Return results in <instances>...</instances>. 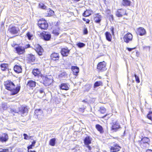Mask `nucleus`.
<instances>
[{"instance_id":"58","label":"nucleus","mask_w":152,"mask_h":152,"mask_svg":"<svg viewBox=\"0 0 152 152\" xmlns=\"http://www.w3.org/2000/svg\"><path fill=\"white\" fill-rule=\"evenodd\" d=\"M40 110H40V109H39V110H35V113H36L38 111H40Z\"/></svg>"},{"instance_id":"62","label":"nucleus","mask_w":152,"mask_h":152,"mask_svg":"<svg viewBox=\"0 0 152 152\" xmlns=\"http://www.w3.org/2000/svg\"><path fill=\"white\" fill-rule=\"evenodd\" d=\"M75 1H80V0H75Z\"/></svg>"},{"instance_id":"2","label":"nucleus","mask_w":152,"mask_h":152,"mask_svg":"<svg viewBox=\"0 0 152 152\" xmlns=\"http://www.w3.org/2000/svg\"><path fill=\"white\" fill-rule=\"evenodd\" d=\"M11 112L18 113L23 115H26L28 113V109L27 107L21 106L19 108V111H16L14 110H11Z\"/></svg>"},{"instance_id":"20","label":"nucleus","mask_w":152,"mask_h":152,"mask_svg":"<svg viewBox=\"0 0 152 152\" xmlns=\"http://www.w3.org/2000/svg\"><path fill=\"white\" fill-rule=\"evenodd\" d=\"M36 83L35 81L31 80L28 81L27 86L30 88H33L35 86Z\"/></svg>"},{"instance_id":"46","label":"nucleus","mask_w":152,"mask_h":152,"mask_svg":"<svg viewBox=\"0 0 152 152\" xmlns=\"http://www.w3.org/2000/svg\"><path fill=\"white\" fill-rule=\"evenodd\" d=\"M132 39H124V41L126 43H128L129 41L132 40Z\"/></svg>"},{"instance_id":"48","label":"nucleus","mask_w":152,"mask_h":152,"mask_svg":"<svg viewBox=\"0 0 152 152\" xmlns=\"http://www.w3.org/2000/svg\"><path fill=\"white\" fill-rule=\"evenodd\" d=\"M114 28L113 27H112L110 28L111 32L112 33V35L113 36H114Z\"/></svg>"},{"instance_id":"60","label":"nucleus","mask_w":152,"mask_h":152,"mask_svg":"<svg viewBox=\"0 0 152 152\" xmlns=\"http://www.w3.org/2000/svg\"><path fill=\"white\" fill-rule=\"evenodd\" d=\"M16 44H15V43H13L12 44V47H14L15 45H16Z\"/></svg>"},{"instance_id":"25","label":"nucleus","mask_w":152,"mask_h":152,"mask_svg":"<svg viewBox=\"0 0 152 152\" xmlns=\"http://www.w3.org/2000/svg\"><path fill=\"white\" fill-rule=\"evenodd\" d=\"M56 139L55 138H53L50 139L49 141V145L51 146H54L55 145Z\"/></svg>"},{"instance_id":"29","label":"nucleus","mask_w":152,"mask_h":152,"mask_svg":"<svg viewBox=\"0 0 152 152\" xmlns=\"http://www.w3.org/2000/svg\"><path fill=\"white\" fill-rule=\"evenodd\" d=\"M8 66V65L7 64H2L1 65V69L3 71H4L7 69Z\"/></svg>"},{"instance_id":"21","label":"nucleus","mask_w":152,"mask_h":152,"mask_svg":"<svg viewBox=\"0 0 152 152\" xmlns=\"http://www.w3.org/2000/svg\"><path fill=\"white\" fill-rule=\"evenodd\" d=\"M72 69L74 75H77V74L79 72V68L78 67L75 66H72Z\"/></svg>"},{"instance_id":"24","label":"nucleus","mask_w":152,"mask_h":152,"mask_svg":"<svg viewBox=\"0 0 152 152\" xmlns=\"http://www.w3.org/2000/svg\"><path fill=\"white\" fill-rule=\"evenodd\" d=\"M101 20V16L98 14L94 18V20L95 22L97 23H99Z\"/></svg>"},{"instance_id":"14","label":"nucleus","mask_w":152,"mask_h":152,"mask_svg":"<svg viewBox=\"0 0 152 152\" xmlns=\"http://www.w3.org/2000/svg\"><path fill=\"white\" fill-rule=\"evenodd\" d=\"M149 141V139L146 137H144L142 138L141 140L138 141L140 145L142 144H147Z\"/></svg>"},{"instance_id":"30","label":"nucleus","mask_w":152,"mask_h":152,"mask_svg":"<svg viewBox=\"0 0 152 152\" xmlns=\"http://www.w3.org/2000/svg\"><path fill=\"white\" fill-rule=\"evenodd\" d=\"M102 82L101 81H96L94 83V88L96 87L102 85Z\"/></svg>"},{"instance_id":"59","label":"nucleus","mask_w":152,"mask_h":152,"mask_svg":"<svg viewBox=\"0 0 152 152\" xmlns=\"http://www.w3.org/2000/svg\"><path fill=\"white\" fill-rule=\"evenodd\" d=\"M111 39H106L108 41L110 42L111 41Z\"/></svg>"},{"instance_id":"53","label":"nucleus","mask_w":152,"mask_h":152,"mask_svg":"<svg viewBox=\"0 0 152 152\" xmlns=\"http://www.w3.org/2000/svg\"><path fill=\"white\" fill-rule=\"evenodd\" d=\"M87 145V147L88 148V150H91V147L89 145Z\"/></svg>"},{"instance_id":"11","label":"nucleus","mask_w":152,"mask_h":152,"mask_svg":"<svg viewBox=\"0 0 152 152\" xmlns=\"http://www.w3.org/2000/svg\"><path fill=\"white\" fill-rule=\"evenodd\" d=\"M69 50L67 48H63L61 49V53L63 56H67L69 54Z\"/></svg>"},{"instance_id":"18","label":"nucleus","mask_w":152,"mask_h":152,"mask_svg":"<svg viewBox=\"0 0 152 152\" xmlns=\"http://www.w3.org/2000/svg\"><path fill=\"white\" fill-rule=\"evenodd\" d=\"M41 37L43 38H51V35L49 33L44 31L40 34Z\"/></svg>"},{"instance_id":"26","label":"nucleus","mask_w":152,"mask_h":152,"mask_svg":"<svg viewBox=\"0 0 152 152\" xmlns=\"http://www.w3.org/2000/svg\"><path fill=\"white\" fill-rule=\"evenodd\" d=\"M33 74L35 76H38L40 73V72L38 69H34L32 71Z\"/></svg>"},{"instance_id":"15","label":"nucleus","mask_w":152,"mask_h":152,"mask_svg":"<svg viewBox=\"0 0 152 152\" xmlns=\"http://www.w3.org/2000/svg\"><path fill=\"white\" fill-rule=\"evenodd\" d=\"M137 34L140 36L145 35L146 33L145 30L142 27H140L137 30Z\"/></svg>"},{"instance_id":"63","label":"nucleus","mask_w":152,"mask_h":152,"mask_svg":"<svg viewBox=\"0 0 152 152\" xmlns=\"http://www.w3.org/2000/svg\"><path fill=\"white\" fill-rule=\"evenodd\" d=\"M113 15H111V17L112 18H113Z\"/></svg>"},{"instance_id":"3","label":"nucleus","mask_w":152,"mask_h":152,"mask_svg":"<svg viewBox=\"0 0 152 152\" xmlns=\"http://www.w3.org/2000/svg\"><path fill=\"white\" fill-rule=\"evenodd\" d=\"M38 25L41 29H46L48 26L46 21L43 19L38 21Z\"/></svg>"},{"instance_id":"52","label":"nucleus","mask_w":152,"mask_h":152,"mask_svg":"<svg viewBox=\"0 0 152 152\" xmlns=\"http://www.w3.org/2000/svg\"><path fill=\"white\" fill-rule=\"evenodd\" d=\"M84 33L85 34H86L88 33V31L87 28H85L84 30Z\"/></svg>"},{"instance_id":"37","label":"nucleus","mask_w":152,"mask_h":152,"mask_svg":"<svg viewBox=\"0 0 152 152\" xmlns=\"http://www.w3.org/2000/svg\"><path fill=\"white\" fill-rule=\"evenodd\" d=\"M77 45L78 47L80 48L83 47L85 45L82 42H79L77 44Z\"/></svg>"},{"instance_id":"28","label":"nucleus","mask_w":152,"mask_h":152,"mask_svg":"<svg viewBox=\"0 0 152 152\" xmlns=\"http://www.w3.org/2000/svg\"><path fill=\"white\" fill-rule=\"evenodd\" d=\"M28 58L29 60L32 61H34L35 60V57L34 56L31 54H29L28 55Z\"/></svg>"},{"instance_id":"1","label":"nucleus","mask_w":152,"mask_h":152,"mask_svg":"<svg viewBox=\"0 0 152 152\" xmlns=\"http://www.w3.org/2000/svg\"><path fill=\"white\" fill-rule=\"evenodd\" d=\"M4 85L6 89L11 91L12 95L17 94L20 89V86H18L15 88L14 83L11 81H8L5 82Z\"/></svg>"},{"instance_id":"34","label":"nucleus","mask_w":152,"mask_h":152,"mask_svg":"<svg viewBox=\"0 0 152 152\" xmlns=\"http://www.w3.org/2000/svg\"><path fill=\"white\" fill-rule=\"evenodd\" d=\"M132 35L131 34L128 33L125 35L124 38H132Z\"/></svg>"},{"instance_id":"19","label":"nucleus","mask_w":152,"mask_h":152,"mask_svg":"<svg viewBox=\"0 0 152 152\" xmlns=\"http://www.w3.org/2000/svg\"><path fill=\"white\" fill-rule=\"evenodd\" d=\"M14 69L15 72L17 73L21 72L22 70L21 67L20 66L18 65H15L14 67Z\"/></svg>"},{"instance_id":"40","label":"nucleus","mask_w":152,"mask_h":152,"mask_svg":"<svg viewBox=\"0 0 152 152\" xmlns=\"http://www.w3.org/2000/svg\"><path fill=\"white\" fill-rule=\"evenodd\" d=\"M105 34L106 38H111L112 37L111 34L109 32H106Z\"/></svg>"},{"instance_id":"44","label":"nucleus","mask_w":152,"mask_h":152,"mask_svg":"<svg viewBox=\"0 0 152 152\" xmlns=\"http://www.w3.org/2000/svg\"><path fill=\"white\" fill-rule=\"evenodd\" d=\"M143 48L146 51L148 50L149 51H150V47L149 46H143Z\"/></svg>"},{"instance_id":"49","label":"nucleus","mask_w":152,"mask_h":152,"mask_svg":"<svg viewBox=\"0 0 152 152\" xmlns=\"http://www.w3.org/2000/svg\"><path fill=\"white\" fill-rule=\"evenodd\" d=\"M83 20L84 21H85L86 22V23H89L90 21L88 19H86L85 18H83Z\"/></svg>"},{"instance_id":"9","label":"nucleus","mask_w":152,"mask_h":152,"mask_svg":"<svg viewBox=\"0 0 152 152\" xmlns=\"http://www.w3.org/2000/svg\"><path fill=\"white\" fill-rule=\"evenodd\" d=\"M121 147L117 144H115L113 146H111L110 150L111 152H116L119 151L121 149Z\"/></svg>"},{"instance_id":"17","label":"nucleus","mask_w":152,"mask_h":152,"mask_svg":"<svg viewBox=\"0 0 152 152\" xmlns=\"http://www.w3.org/2000/svg\"><path fill=\"white\" fill-rule=\"evenodd\" d=\"M51 59L54 61L58 60L59 58V54L57 53H52L51 55Z\"/></svg>"},{"instance_id":"8","label":"nucleus","mask_w":152,"mask_h":152,"mask_svg":"<svg viewBox=\"0 0 152 152\" xmlns=\"http://www.w3.org/2000/svg\"><path fill=\"white\" fill-rule=\"evenodd\" d=\"M35 50L39 56H41L43 52V48L39 45H37L35 46Z\"/></svg>"},{"instance_id":"39","label":"nucleus","mask_w":152,"mask_h":152,"mask_svg":"<svg viewBox=\"0 0 152 152\" xmlns=\"http://www.w3.org/2000/svg\"><path fill=\"white\" fill-rule=\"evenodd\" d=\"M90 15V14L89 13L88 11L87 10L85 11L83 14V15L85 17L88 16Z\"/></svg>"},{"instance_id":"22","label":"nucleus","mask_w":152,"mask_h":152,"mask_svg":"<svg viewBox=\"0 0 152 152\" xmlns=\"http://www.w3.org/2000/svg\"><path fill=\"white\" fill-rule=\"evenodd\" d=\"M84 143L86 145H88L91 143V138L89 137H86L84 139Z\"/></svg>"},{"instance_id":"38","label":"nucleus","mask_w":152,"mask_h":152,"mask_svg":"<svg viewBox=\"0 0 152 152\" xmlns=\"http://www.w3.org/2000/svg\"><path fill=\"white\" fill-rule=\"evenodd\" d=\"M39 6L40 8L43 9H45L46 8V7L42 3H40Z\"/></svg>"},{"instance_id":"61","label":"nucleus","mask_w":152,"mask_h":152,"mask_svg":"<svg viewBox=\"0 0 152 152\" xmlns=\"http://www.w3.org/2000/svg\"><path fill=\"white\" fill-rule=\"evenodd\" d=\"M29 152H36V151H29Z\"/></svg>"},{"instance_id":"16","label":"nucleus","mask_w":152,"mask_h":152,"mask_svg":"<svg viewBox=\"0 0 152 152\" xmlns=\"http://www.w3.org/2000/svg\"><path fill=\"white\" fill-rule=\"evenodd\" d=\"M59 23L58 22L56 23V24H55L56 28L55 29L53 30V34L55 36H57L59 34L58 30L59 28L58 27Z\"/></svg>"},{"instance_id":"27","label":"nucleus","mask_w":152,"mask_h":152,"mask_svg":"<svg viewBox=\"0 0 152 152\" xmlns=\"http://www.w3.org/2000/svg\"><path fill=\"white\" fill-rule=\"evenodd\" d=\"M96 127L97 130L99 131L100 133H102L103 132L102 127L100 125L96 124Z\"/></svg>"},{"instance_id":"57","label":"nucleus","mask_w":152,"mask_h":152,"mask_svg":"<svg viewBox=\"0 0 152 152\" xmlns=\"http://www.w3.org/2000/svg\"><path fill=\"white\" fill-rule=\"evenodd\" d=\"M43 39L45 40L46 41L50 40V39H47V38H46V39Z\"/></svg>"},{"instance_id":"54","label":"nucleus","mask_w":152,"mask_h":152,"mask_svg":"<svg viewBox=\"0 0 152 152\" xmlns=\"http://www.w3.org/2000/svg\"><path fill=\"white\" fill-rule=\"evenodd\" d=\"M30 45L29 44L27 45H26L25 47V48H29L30 47Z\"/></svg>"},{"instance_id":"31","label":"nucleus","mask_w":152,"mask_h":152,"mask_svg":"<svg viewBox=\"0 0 152 152\" xmlns=\"http://www.w3.org/2000/svg\"><path fill=\"white\" fill-rule=\"evenodd\" d=\"M47 12H48V16H49L53 15L54 13V12L53 10H51L50 9L48 10Z\"/></svg>"},{"instance_id":"33","label":"nucleus","mask_w":152,"mask_h":152,"mask_svg":"<svg viewBox=\"0 0 152 152\" xmlns=\"http://www.w3.org/2000/svg\"><path fill=\"white\" fill-rule=\"evenodd\" d=\"M99 111L100 113L104 114L105 112L106 109L103 107H101Z\"/></svg>"},{"instance_id":"13","label":"nucleus","mask_w":152,"mask_h":152,"mask_svg":"<svg viewBox=\"0 0 152 152\" xmlns=\"http://www.w3.org/2000/svg\"><path fill=\"white\" fill-rule=\"evenodd\" d=\"M120 128V126L117 122H113L111 127L112 130L116 131L117 129Z\"/></svg>"},{"instance_id":"7","label":"nucleus","mask_w":152,"mask_h":152,"mask_svg":"<svg viewBox=\"0 0 152 152\" xmlns=\"http://www.w3.org/2000/svg\"><path fill=\"white\" fill-rule=\"evenodd\" d=\"M9 139V136L7 134L3 133L0 136V141L2 142H6Z\"/></svg>"},{"instance_id":"4","label":"nucleus","mask_w":152,"mask_h":152,"mask_svg":"<svg viewBox=\"0 0 152 152\" xmlns=\"http://www.w3.org/2000/svg\"><path fill=\"white\" fill-rule=\"evenodd\" d=\"M106 63L104 61L101 62L99 63L97 66V69L100 71L103 72L107 69Z\"/></svg>"},{"instance_id":"43","label":"nucleus","mask_w":152,"mask_h":152,"mask_svg":"<svg viewBox=\"0 0 152 152\" xmlns=\"http://www.w3.org/2000/svg\"><path fill=\"white\" fill-rule=\"evenodd\" d=\"M28 38H31L33 37V35L31 32H28L26 34Z\"/></svg>"},{"instance_id":"36","label":"nucleus","mask_w":152,"mask_h":152,"mask_svg":"<svg viewBox=\"0 0 152 152\" xmlns=\"http://www.w3.org/2000/svg\"><path fill=\"white\" fill-rule=\"evenodd\" d=\"M23 135L24 137V139L25 140H29L31 139V136H29L26 134H23Z\"/></svg>"},{"instance_id":"5","label":"nucleus","mask_w":152,"mask_h":152,"mask_svg":"<svg viewBox=\"0 0 152 152\" xmlns=\"http://www.w3.org/2000/svg\"><path fill=\"white\" fill-rule=\"evenodd\" d=\"M8 31L11 34H16L19 31V29L15 26H9Z\"/></svg>"},{"instance_id":"12","label":"nucleus","mask_w":152,"mask_h":152,"mask_svg":"<svg viewBox=\"0 0 152 152\" xmlns=\"http://www.w3.org/2000/svg\"><path fill=\"white\" fill-rule=\"evenodd\" d=\"M70 86L68 84L66 83H62L59 86V87L60 89L67 90L69 89Z\"/></svg>"},{"instance_id":"47","label":"nucleus","mask_w":152,"mask_h":152,"mask_svg":"<svg viewBox=\"0 0 152 152\" xmlns=\"http://www.w3.org/2000/svg\"><path fill=\"white\" fill-rule=\"evenodd\" d=\"M38 91L40 94H43L44 95L45 94V93L43 89L42 88H40L38 90Z\"/></svg>"},{"instance_id":"45","label":"nucleus","mask_w":152,"mask_h":152,"mask_svg":"<svg viewBox=\"0 0 152 152\" xmlns=\"http://www.w3.org/2000/svg\"><path fill=\"white\" fill-rule=\"evenodd\" d=\"M0 152H9L8 149H4L2 148H0Z\"/></svg>"},{"instance_id":"35","label":"nucleus","mask_w":152,"mask_h":152,"mask_svg":"<svg viewBox=\"0 0 152 152\" xmlns=\"http://www.w3.org/2000/svg\"><path fill=\"white\" fill-rule=\"evenodd\" d=\"M60 76L61 77H67V73L65 72H62L60 75Z\"/></svg>"},{"instance_id":"50","label":"nucleus","mask_w":152,"mask_h":152,"mask_svg":"<svg viewBox=\"0 0 152 152\" xmlns=\"http://www.w3.org/2000/svg\"><path fill=\"white\" fill-rule=\"evenodd\" d=\"M7 105L5 104H2V107L4 110H6L7 109Z\"/></svg>"},{"instance_id":"56","label":"nucleus","mask_w":152,"mask_h":152,"mask_svg":"<svg viewBox=\"0 0 152 152\" xmlns=\"http://www.w3.org/2000/svg\"><path fill=\"white\" fill-rule=\"evenodd\" d=\"M146 152H152V150L150 149H148L146 151Z\"/></svg>"},{"instance_id":"55","label":"nucleus","mask_w":152,"mask_h":152,"mask_svg":"<svg viewBox=\"0 0 152 152\" xmlns=\"http://www.w3.org/2000/svg\"><path fill=\"white\" fill-rule=\"evenodd\" d=\"M48 81H49V82L48 83L49 84H50L52 82V80L51 79H48Z\"/></svg>"},{"instance_id":"64","label":"nucleus","mask_w":152,"mask_h":152,"mask_svg":"<svg viewBox=\"0 0 152 152\" xmlns=\"http://www.w3.org/2000/svg\"><path fill=\"white\" fill-rule=\"evenodd\" d=\"M83 102H85V100H83Z\"/></svg>"},{"instance_id":"42","label":"nucleus","mask_w":152,"mask_h":152,"mask_svg":"<svg viewBox=\"0 0 152 152\" xmlns=\"http://www.w3.org/2000/svg\"><path fill=\"white\" fill-rule=\"evenodd\" d=\"M147 118L152 121V112H150L147 115Z\"/></svg>"},{"instance_id":"41","label":"nucleus","mask_w":152,"mask_h":152,"mask_svg":"<svg viewBox=\"0 0 152 152\" xmlns=\"http://www.w3.org/2000/svg\"><path fill=\"white\" fill-rule=\"evenodd\" d=\"M134 76L135 78L136 81L137 83H139L140 82V79L138 76H137L136 74H134Z\"/></svg>"},{"instance_id":"32","label":"nucleus","mask_w":152,"mask_h":152,"mask_svg":"<svg viewBox=\"0 0 152 152\" xmlns=\"http://www.w3.org/2000/svg\"><path fill=\"white\" fill-rule=\"evenodd\" d=\"M36 143V141L35 140H34L32 142V144L28 146V151L29 152V149H30L32 148V147L33 146H34L35 144Z\"/></svg>"},{"instance_id":"6","label":"nucleus","mask_w":152,"mask_h":152,"mask_svg":"<svg viewBox=\"0 0 152 152\" xmlns=\"http://www.w3.org/2000/svg\"><path fill=\"white\" fill-rule=\"evenodd\" d=\"M124 15H127V14L126 13V10L125 9H118L116 13V15L118 17H121Z\"/></svg>"},{"instance_id":"10","label":"nucleus","mask_w":152,"mask_h":152,"mask_svg":"<svg viewBox=\"0 0 152 152\" xmlns=\"http://www.w3.org/2000/svg\"><path fill=\"white\" fill-rule=\"evenodd\" d=\"M17 53L19 55L23 54L25 52V48L22 47L18 46L15 48Z\"/></svg>"},{"instance_id":"23","label":"nucleus","mask_w":152,"mask_h":152,"mask_svg":"<svg viewBox=\"0 0 152 152\" xmlns=\"http://www.w3.org/2000/svg\"><path fill=\"white\" fill-rule=\"evenodd\" d=\"M131 3V1L128 0H123L122 2V4L124 6H129Z\"/></svg>"},{"instance_id":"51","label":"nucleus","mask_w":152,"mask_h":152,"mask_svg":"<svg viewBox=\"0 0 152 152\" xmlns=\"http://www.w3.org/2000/svg\"><path fill=\"white\" fill-rule=\"evenodd\" d=\"M135 48H126V49H127L129 51H131L132 50L134 49Z\"/></svg>"}]
</instances>
